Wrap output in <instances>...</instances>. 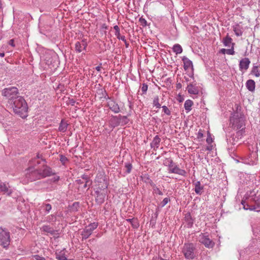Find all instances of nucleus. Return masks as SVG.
I'll return each instance as SVG.
<instances>
[{"label": "nucleus", "instance_id": "nucleus-1", "mask_svg": "<svg viewBox=\"0 0 260 260\" xmlns=\"http://www.w3.org/2000/svg\"><path fill=\"white\" fill-rule=\"evenodd\" d=\"M10 105L12 106L14 112L22 118L27 116V104L21 96L18 97Z\"/></svg>", "mask_w": 260, "mask_h": 260}, {"label": "nucleus", "instance_id": "nucleus-2", "mask_svg": "<svg viewBox=\"0 0 260 260\" xmlns=\"http://www.w3.org/2000/svg\"><path fill=\"white\" fill-rule=\"evenodd\" d=\"M230 123L233 129L240 130L244 128L245 132V118L243 114L238 112H235L230 117Z\"/></svg>", "mask_w": 260, "mask_h": 260}, {"label": "nucleus", "instance_id": "nucleus-3", "mask_svg": "<svg viewBox=\"0 0 260 260\" xmlns=\"http://www.w3.org/2000/svg\"><path fill=\"white\" fill-rule=\"evenodd\" d=\"M181 248V253L186 259H193L198 255V250L193 243H185Z\"/></svg>", "mask_w": 260, "mask_h": 260}, {"label": "nucleus", "instance_id": "nucleus-4", "mask_svg": "<svg viewBox=\"0 0 260 260\" xmlns=\"http://www.w3.org/2000/svg\"><path fill=\"white\" fill-rule=\"evenodd\" d=\"M241 204L245 210H254L260 208V193L251 196L248 202L242 200Z\"/></svg>", "mask_w": 260, "mask_h": 260}, {"label": "nucleus", "instance_id": "nucleus-5", "mask_svg": "<svg viewBox=\"0 0 260 260\" xmlns=\"http://www.w3.org/2000/svg\"><path fill=\"white\" fill-rule=\"evenodd\" d=\"M18 90L15 87H9L4 89L2 90V94L8 100V103L11 104L16 98L19 97L18 95Z\"/></svg>", "mask_w": 260, "mask_h": 260}, {"label": "nucleus", "instance_id": "nucleus-6", "mask_svg": "<svg viewBox=\"0 0 260 260\" xmlns=\"http://www.w3.org/2000/svg\"><path fill=\"white\" fill-rule=\"evenodd\" d=\"M26 177L30 181L42 179L40 170L35 167H29L26 170Z\"/></svg>", "mask_w": 260, "mask_h": 260}, {"label": "nucleus", "instance_id": "nucleus-7", "mask_svg": "<svg viewBox=\"0 0 260 260\" xmlns=\"http://www.w3.org/2000/svg\"><path fill=\"white\" fill-rule=\"evenodd\" d=\"M10 233L0 228V245L3 246L4 248H7L10 245Z\"/></svg>", "mask_w": 260, "mask_h": 260}, {"label": "nucleus", "instance_id": "nucleus-8", "mask_svg": "<svg viewBox=\"0 0 260 260\" xmlns=\"http://www.w3.org/2000/svg\"><path fill=\"white\" fill-rule=\"evenodd\" d=\"M199 241L208 248H212L215 245L214 242L210 238L207 233H201L199 235Z\"/></svg>", "mask_w": 260, "mask_h": 260}, {"label": "nucleus", "instance_id": "nucleus-9", "mask_svg": "<svg viewBox=\"0 0 260 260\" xmlns=\"http://www.w3.org/2000/svg\"><path fill=\"white\" fill-rule=\"evenodd\" d=\"M98 222H93L86 226L81 233L82 239H87L92 233L93 231L97 228Z\"/></svg>", "mask_w": 260, "mask_h": 260}, {"label": "nucleus", "instance_id": "nucleus-10", "mask_svg": "<svg viewBox=\"0 0 260 260\" xmlns=\"http://www.w3.org/2000/svg\"><path fill=\"white\" fill-rule=\"evenodd\" d=\"M86 40L84 39L81 41H77L75 44V49L77 53H80L83 50H86L87 46Z\"/></svg>", "mask_w": 260, "mask_h": 260}, {"label": "nucleus", "instance_id": "nucleus-11", "mask_svg": "<svg viewBox=\"0 0 260 260\" xmlns=\"http://www.w3.org/2000/svg\"><path fill=\"white\" fill-rule=\"evenodd\" d=\"M39 169L40 170L42 179L54 174L52 169L47 166L44 165L42 168Z\"/></svg>", "mask_w": 260, "mask_h": 260}, {"label": "nucleus", "instance_id": "nucleus-12", "mask_svg": "<svg viewBox=\"0 0 260 260\" xmlns=\"http://www.w3.org/2000/svg\"><path fill=\"white\" fill-rule=\"evenodd\" d=\"M244 133L243 128H242V129L238 131L236 135L233 134L229 139V142H230L233 145H235V143L238 142L239 139L242 138Z\"/></svg>", "mask_w": 260, "mask_h": 260}, {"label": "nucleus", "instance_id": "nucleus-13", "mask_svg": "<svg viewBox=\"0 0 260 260\" xmlns=\"http://www.w3.org/2000/svg\"><path fill=\"white\" fill-rule=\"evenodd\" d=\"M107 105L109 109L114 112L118 113L120 111L118 104L113 100H111L107 103Z\"/></svg>", "mask_w": 260, "mask_h": 260}, {"label": "nucleus", "instance_id": "nucleus-14", "mask_svg": "<svg viewBox=\"0 0 260 260\" xmlns=\"http://www.w3.org/2000/svg\"><path fill=\"white\" fill-rule=\"evenodd\" d=\"M250 61L248 58L242 59L239 62V69L241 71H246L249 66Z\"/></svg>", "mask_w": 260, "mask_h": 260}, {"label": "nucleus", "instance_id": "nucleus-15", "mask_svg": "<svg viewBox=\"0 0 260 260\" xmlns=\"http://www.w3.org/2000/svg\"><path fill=\"white\" fill-rule=\"evenodd\" d=\"M0 191L8 196H11L13 192V190L10 188V186L4 182L0 183Z\"/></svg>", "mask_w": 260, "mask_h": 260}, {"label": "nucleus", "instance_id": "nucleus-16", "mask_svg": "<svg viewBox=\"0 0 260 260\" xmlns=\"http://www.w3.org/2000/svg\"><path fill=\"white\" fill-rule=\"evenodd\" d=\"M95 193L96 194L95 202L97 204L101 205L105 201L106 193L102 192L101 191L98 190L95 191Z\"/></svg>", "mask_w": 260, "mask_h": 260}, {"label": "nucleus", "instance_id": "nucleus-17", "mask_svg": "<svg viewBox=\"0 0 260 260\" xmlns=\"http://www.w3.org/2000/svg\"><path fill=\"white\" fill-rule=\"evenodd\" d=\"M169 173H174L183 176H185L186 174V172L184 170L181 169L176 165L174 166L171 170H169Z\"/></svg>", "mask_w": 260, "mask_h": 260}, {"label": "nucleus", "instance_id": "nucleus-18", "mask_svg": "<svg viewBox=\"0 0 260 260\" xmlns=\"http://www.w3.org/2000/svg\"><path fill=\"white\" fill-rule=\"evenodd\" d=\"M161 139L158 135L155 136L150 144V147L154 150H156L159 146Z\"/></svg>", "mask_w": 260, "mask_h": 260}, {"label": "nucleus", "instance_id": "nucleus-19", "mask_svg": "<svg viewBox=\"0 0 260 260\" xmlns=\"http://www.w3.org/2000/svg\"><path fill=\"white\" fill-rule=\"evenodd\" d=\"M182 61H183V68L185 70H187L190 68H191V69L193 70L192 62L187 57H186V56H183L182 57Z\"/></svg>", "mask_w": 260, "mask_h": 260}, {"label": "nucleus", "instance_id": "nucleus-20", "mask_svg": "<svg viewBox=\"0 0 260 260\" xmlns=\"http://www.w3.org/2000/svg\"><path fill=\"white\" fill-rule=\"evenodd\" d=\"M186 89L190 94H198L199 92L198 88L192 83L189 84Z\"/></svg>", "mask_w": 260, "mask_h": 260}, {"label": "nucleus", "instance_id": "nucleus-21", "mask_svg": "<svg viewBox=\"0 0 260 260\" xmlns=\"http://www.w3.org/2000/svg\"><path fill=\"white\" fill-rule=\"evenodd\" d=\"M246 87L247 89L252 92L255 91V83L253 80L249 79L246 82Z\"/></svg>", "mask_w": 260, "mask_h": 260}, {"label": "nucleus", "instance_id": "nucleus-22", "mask_svg": "<svg viewBox=\"0 0 260 260\" xmlns=\"http://www.w3.org/2000/svg\"><path fill=\"white\" fill-rule=\"evenodd\" d=\"M184 220L187 226V228H190L192 227L193 224V220L192 218L190 213H187L185 214Z\"/></svg>", "mask_w": 260, "mask_h": 260}, {"label": "nucleus", "instance_id": "nucleus-23", "mask_svg": "<svg viewBox=\"0 0 260 260\" xmlns=\"http://www.w3.org/2000/svg\"><path fill=\"white\" fill-rule=\"evenodd\" d=\"M119 115L118 116H113L110 120V124L113 127H116L120 125V118H119Z\"/></svg>", "mask_w": 260, "mask_h": 260}, {"label": "nucleus", "instance_id": "nucleus-24", "mask_svg": "<svg viewBox=\"0 0 260 260\" xmlns=\"http://www.w3.org/2000/svg\"><path fill=\"white\" fill-rule=\"evenodd\" d=\"M195 188L194 191L197 194H201L202 193V190L203 189V186H201L200 181H197L194 183Z\"/></svg>", "mask_w": 260, "mask_h": 260}, {"label": "nucleus", "instance_id": "nucleus-25", "mask_svg": "<svg viewBox=\"0 0 260 260\" xmlns=\"http://www.w3.org/2000/svg\"><path fill=\"white\" fill-rule=\"evenodd\" d=\"M233 30L237 36H241L243 34L241 27L239 24H236L233 26Z\"/></svg>", "mask_w": 260, "mask_h": 260}, {"label": "nucleus", "instance_id": "nucleus-26", "mask_svg": "<svg viewBox=\"0 0 260 260\" xmlns=\"http://www.w3.org/2000/svg\"><path fill=\"white\" fill-rule=\"evenodd\" d=\"M113 28L115 30V35L119 40H121L122 41H125V37L124 36H121L120 33V29L117 25H115L113 27Z\"/></svg>", "mask_w": 260, "mask_h": 260}, {"label": "nucleus", "instance_id": "nucleus-27", "mask_svg": "<svg viewBox=\"0 0 260 260\" xmlns=\"http://www.w3.org/2000/svg\"><path fill=\"white\" fill-rule=\"evenodd\" d=\"M68 124L62 120L60 123L59 126L58 128L59 131L64 133L65 132L68 128Z\"/></svg>", "mask_w": 260, "mask_h": 260}, {"label": "nucleus", "instance_id": "nucleus-28", "mask_svg": "<svg viewBox=\"0 0 260 260\" xmlns=\"http://www.w3.org/2000/svg\"><path fill=\"white\" fill-rule=\"evenodd\" d=\"M41 229L43 231L50 233L51 235H53L55 233V231L53 230V229L49 225H43L41 228Z\"/></svg>", "mask_w": 260, "mask_h": 260}, {"label": "nucleus", "instance_id": "nucleus-29", "mask_svg": "<svg viewBox=\"0 0 260 260\" xmlns=\"http://www.w3.org/2000/svg\"><path fill=\"white\" fill-rule=\"evenodd\" d=\"M119 118H120L119 119L120 121L121 125L123 126L127 124L129 121L127 116H122L121 115H119Z\"/></svg>", "mask_w": 260, "mask_h": 260}, {"label": "nucleus", "instance_id": "nucleus-30", "mask_svg": "<svg viewBox=\"0 0 260 260\" xmlns=\"http://www.w3.org/2000/svg\"><path fill=\"white\" fill-rule=\"evenodd\" d=\"M56 258L58 260H68L67 258L65 253L62 251H59L55 253Z\"/></svg>", "mask_w": 260, "mask_h": 260}, {"label": "nucleus", "instance_id": "nucleus-31", "mask_svg": "<svg viewBox=\"0 0 260 260\" xmlns=\"http://www.w3.org/2000/svg\"><path fill=\"white\" fill-rule=\"evenodd\" d=\"M251 74L254 75L256 77L260 76V70L257 66H253L251 71Z\"/></svg>", "mask_w": 260, "mask_h": 260}, {"label": "nucleus", "instance_id": "nucleus-32", "mask_svg": "<svg viewBox=\"0 0 260 260\" xmlns=\"http://www.w3.org/2000/svg\"><path fill=\"white\" fill-rule=\"evenodd\" d=\"M173 50L176 54H180L183 51L182 47L178 44H176L173 46Z\"/></svg>", "mask_w": 260, "mask_h": 260}, {"label": "nucleus", "instance_id": "nucleus-33", "mask_svg": "<svg viewBox=\"0 0 260 260\" xmlns=\"http://www.w3.org/2000/svg\"><path fill=\"white\" fill-rule=\"evenodd\" d=\"M193 105V102L191 100H186L184 104V108L187 111H189L191 110V107Z\"/></svg>", "mask_w": 260, "mask_h": 260}, {"label": "nucleus", "instance_id": "nucleus-34", "mask_svg": "<svg viewBox=\"0 0 260 260\" xmlns=\"http://www.w3.org/2000/svg\"><path fill=\"white\" fill-rule=\"evenodd\" d=\"M232 39L229 36L225 37L222 41V42L225 46L230 47L232 44Z\"/></svg>", "mask_w": 260, "mask_h": 260}, {"label": "nucleus", "instance_id": "nucleus-35", "mask_svg": "<svg viewBox=\"0 0 260 260\" xmlns=\"http://www.w3.org/2000/svg\"><path fill=\"white\" fill-rule=\"evenodd\" d=\"M127 222L131 223L132 226L134 228H138L139 226V223L137 220L134 219V218H128L126 220Z\"/></svg>", "mask_w": 260, "mask_h": 260}, {"label": "nucleus", "instance_id": "nucleus-36", "mask_svg": "<svg viewBox=\"0 0 260 260\" xmlns=\"http://www.w3.org/2000/svg\"><path fill=\"white\" fill-rule=\"evenodd\" d=\"M159 99L158 96H155L153 101V106L158 109L161 108V104L159 103Z\"/></svg>", "mask_w": 260, "mask_h": 260}, {"label": "nucleus", "instance_id": "nucleus-37", "mask_svg": "<svg viewBox=\"0 0 260 260\" xmlns=\"http://www.w3.org/2000/svg\"><path fill=\"white\" fill-rule=\"evenodd\" d=\"M42 207L47 213H48L52 209L51 205L50 204H44L42 205Z\"/></svg>", "mask_w": 260, "mask_h": 260}, {"label": "nucleus", "instance_id": "nucleus-38", "mask_svg": "<svg viewBox=\"0 0 260 260\" xmlns=\"http://www.w3.org/2000/svg\"><path fill=\"white\" fill-rule=\"evenodd\" d=\"M124 167L126 169V173L129 174L131 173L132 169V165L129 162H126L125 164Z\"/></svg>", "mask_w": 260, "mask_h": 260}, {"label": "nucleus", "instance_id": "nucleus-39", "mask_svg": "<svg viewBox=\"0 0 260 260\" xmlns=\"http://www.w3.org/2000/svg\"><path fill=\"white\" fill-rule=\"evenodd\" d=\"M59 160L63 165H65L69 160L66 156L62 154L59 155Z\"/></svg>", "mask_w": 260, "mask_h": 260}, {"label": "nucleus", "instance_id": "nucleus-40", "mask_svg": "<svg viewBox=\"0 0 260 260\" xmlns=\"http://www.w3.org/2000/svg\"><path fill=\"white\" fill-rule=\"evenodd\" d=\"M232 46L231 49H226V53H227L228 54H229V55L235 54V51H234V46L235 44L232 43Z\"/></svg>", "mask_w": 260, "mask_h": 260}, {"label": "nucleus", "instance_id": "nucleus-41", "mask_svg": "<svg viewBox=\"0 0 260 260\" xmlns=\"http://www.w3.org/2000/svg\"><path fill=\"white\" fill-rule=\"evenodd\" d=\"M169 202H170V199L169 198H165L160 203V206L161 207H164L166 205H167Z\"/></svg>", "mask_w": 260, "mask_h": 260}, {"label": "nucleus", "instance_id": "nucleus-42", "mask_svg": "<svg viewBox=\"0 0 260 260\" xmlns=\"http://www.w3.org/2000/svg\"><path fill=\"white\" fill-rule=\"evenodd\" d=\"M153 192L160 196L163 194L162 192L156 185L153 186Z\"/></svg>", "mask_w": 260, "mask_h": 260}, {"label": "nucleus", "instance_id": "nucleus-43", "mask_svg": "<svg viewBox=\"0 0 260 260\" xmlns=\"http://www.w3.org/2000/svg\"><path fill=\"white\" fill-rule=\"evenodd\" d=\"M164 165L166 166H168L169 164L173 163V160L170 158H166L164 161Z\"/></svg>", "mask_w": 260, "mask_h": 260}, {"label": "nucleus", "instance_id": "nucleus-44", "mask_svg": "<svg viewBox=\"0 0 260 260\" xmlns=\"http://www.w3.org/2000/svg\"><path fill=\"white\" fill-rule=\"evenodd\" d=\"M162 108V110L164 112L167 114V115H170L171 114V111L168 108V107L166 106H163L161 107Z\"/></svg>", "mask_w": 260, "mask_h": 260}, {"label": "nucleus", "instance_id": "nucleus-45", "mask_svg": "<svg viewBox=\"0 0 260 260\" xmlns=\"http://www.w3.org/2000/svg\"><path fill=\"white\" fill-rule=\"evenodd\" d=\"M139 22L141 25L143 27H145L147 25V21L145 20V19L142 17L140 18Z\"/></svg>", "mask_w": 260, "mask_h": 260}, {"label": "nucleus", "instance_id": "nucleus-46", "mask_svg": "<svg viewBox=\"0 0 260 260\" xmlns=\"http://www.w3.org/2000/svg\"><path fill=\"white\" fill-rule=\"evenodd\" d=\"M148 89V85L145 83L143 84L142 87V91L143 92V93H145L146 92Z\"/></svg>", "mask_w": 260, "mask_h": 260}, {"label": "nucleus", "instance_id": "nucleus-47", "mask_svg": "<svg viewBox=\"0 0 260 260\" xmlns=\"http://www.w3.org/2000/svg\"><path fill=\"white\" fill-rule=\"evenodd\" d=\"M59 180V177L58 176H55L50 179V181L52 182H56Z\"/></svg>", "mask_w": 260, "mask_h": 260}, {"label": "nucleus", "instance_id": "nucleus-48", "mask_svg": "<svg viewBox=\"0 0 260 260\" xmlns=\"http://www.w3.org/2000/svg\"><path fill=\"white\" fill-rule=\"evenodd\" d=\"M212 141H213V140H212V138H211V135L210 133H208V137L206 139V142L208 144H210L212 142Z\"/></svg>", "mask_w": 260, "mask_h": 260}, {"label": "nucleus", "instance_id": "nucleus-49", "mask_svg": "<svg viewBox=\"0 0 260 260\" xmlns=\"http://www.w3.org/2000/svg\"><path fill=\"white\" fill-rule=\"evenodd\" d=\"M81 178L84 180L85 181H90V180L89 179V177H88V175H85V174H84V175H82V176H81Z\"/></svg>", "mask_w": 260, "mask_h": 260}, {"label": "nucleus", "instance_id": "nucleus-50", "mask_svg": "<svg viewBox=\"0 0 260 260\" xmlns=\"http://www.w3.org/2000/svg\"><path fill=\"white\" fill-rule=\"evenodd\" d=\"M91 183H92V182L91 181H85V184L83 186V187L85 188L87 186L90 187V186L91 185Z\"/></svg>", "mask_w": 260, "mask_h": 260}, {"label": "nucleus", "instance_id": "nucleus-51", "mask_svg": "<svg viewBox=\"0 0 260 260\" xmlns=\"http://www.w3.org/2000/svg\"><path fill=\"white\" fill-rule=\"evenodd\" d=\"M204 136V135L202 133V131L200 129L198 133V134H197V138L198 139H201Z\"/></svg>", "mask_w": 260, "mask_h": 260}, {"label": "nucleus", "instance_id": "nucleus-52", "mask_svg": "<svg viewBox=\"0 0 260 260\" xmlns=\"http://www.w3.org/2000/svg\"><path fill=\"white\" fill-rule=\"evenodd\" d=\"M34 257L36 260H46L45 257H42L39 255H36Z\"/></svg>", "mask_w": 260, "mask_h": 260}, {"label": "nucleus", "instance_id": "nucleus-53", "mask_svg": "<svg viewBox=\"0 0 260 260\" xmlns=\"http://www.w3.org/2000/svg\"><path fill=\"white\" fill-rule=\"evenodd\" d=\"M108 187V184L106 182L105 183V184L103 185V186H102L101 187H99V188L101 189V190H104V189H106V188H107Z\"/></svg>", "mask_w": 260, "mask_h": 260}, {"label": "nucleus", "instance_id": "nucleus-54", "mask_svg": "<svg viewBox=\"0 0 260 260\" xmlns=\"http://www.w3.org/2000/svg\"><path fill=\"white\" fill-rule=\"evenodd\" d=\"M152 260H169L167 259H164L160 256H155L153 257Z\"/></svg>", "mask_w": 260, "mask_h": 260}, {"label": "nucleus", "instance_id": "nucleus-55", "mask_svg": "<svg viewBox=\"0 0 260 260\" xmlns=\"http://www.w3.org/2000/svg\"><path fill=\"white\" fill-rule=\"evenodd\" d=\"M8 44H9V45H11L12 47H14L15 46L14 41L13 39L10 40L9 41Z\"/></svg>", "mask_w": 260, "mask_h": 260}, {"label": "nucleus", "instance_id": "nucleus-56", "mask_svg": "<svg viewBox=\"0 0 260 260\" xmlns=\"http://www.w3.org/2000/svg\"><path fill=\"white\" fill-rule=\"evenodd\" d=\"M176 164L175 163H174V162L173 161V163L172 164H169L168 167H169V170H171V169H172V168H173L174 167V166H175Z\"/></svg>", "mask_w": 260, "mask_h": 260}, {"label": "nucleus", "instance_id": "nucleus-57", "mask_svg": "<svg viewBox=\"0 0 260 260\" xmlns=\"http://www.w3.org/2000/svg\"><path fill=\"white\" fill-rule=\"evenodd\" d=\"M220 52L222 54H225L226 53V49L224 48H222L220 50Z\"/></svg>", "mask_w": 260, "mask_h": 260}, {"label": "nucleus", "instance_id": "nucleus-58", "mask_svg": "<svg viewBox=\"0 0 260 260\" xmlns=\"http://www.w3.org/2000/svg\"><path fill=\"white\" fill-rule=\"evenodd\" d=\"M148 183H149L151 186L152 187V188H153V186L154 185H156L155 184H154V183L153 182V181L151 180H150Z\"/></svg>", "mask_w": 260, "mask_h": 260}, {"label": "nucleus", "instance_id": "nucleus-59", "mask_svg": "<svg viewBox=\"0 0 260 260\" xmlns=\"http://www.w3.org/2000/svg\"><path fill=\"white\" fill-rule=\"evenodd\" d=\"M76 182L78 184H81L83 183V181L81 179L77 180Z\"/></svg>", "mask_w": 260, "mask_h": 260}, {"label": "nucleus", "instance_id": "nucleus-60", "mask_svg": "<svg viewBox=\"0 0 260 260\" xmlns=\"http://www.w3.org/2000/svg\"><path fill=\"white\" fill-rule=\"evenodd\" d=\"M124 42L126 48H128L129 46V43L126 41L125 39V41H123Z\"/></svg>", "mask_w": 260, "mask_h": 260}, {"label": "nucleus", "instance_id": "nucleus-61", "mask_svg": "<svg viewBox=\"0 0 260 260\" xmlns=\"http://www.w3.org/2000/svg\"><path fill=\"white\" fill-rule=\"evenodd\" d=\"M144 179H145L144 181L145 182H148L150 179H149V178L148 177V176H145L144 177Z\"/></svg>", "mask_w": 260, "mask_h": 260}, {"label": "nucleus", "instance_id": "nucleus-62", "mask_svg": "<svg viewBox=\"0 0 260 260\" xmlns=\"http://www.w3.org/2000/svg\"><path fill=\"white\" fill-rule=\"evenodd\" d=\"M102 28L103 29H107L108 28V26L106 25V24H103L102 26Z\"/></svg>", "mask_w": 260, "mask_h": 260}, {"label": "nucleus", "instance_id": "nucleus-63", "mask_svg": "<svg viewBox=\"0 0 260 260\" xmlns=\"http://www.w3.org/2000/svg\"><path fill=\"white\" fill-rule=\"evenodd\" d=\"M101 67L100 66H97L96 68H95V70L98 71V72H100L101 71Z\"/></svg>", "mask_w": 260, "mask_h": 260}, {"label": "nucleus", "instance_id": "nucleus-64", "mask_svg": "<svg viewBox=\"0 0 260 260\" xmlns=\"http://www.w3.org/2000/svg\"><path fill=\"white\" fill-rule=\"evenodd\" d=\"M0 56L2 57H3L5 56V53L4 52H0Z\"/></svg>", "mask_w": 260, "mask_h": 260}]
</instances>
